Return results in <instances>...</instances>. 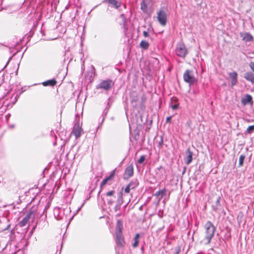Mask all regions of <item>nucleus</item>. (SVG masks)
<instances>
[{
	"instance_id": "1",
	"label": "nucleus",
	"mask_w": 254,
	"mask_h": 254,
	"mask_svg": "<svg viewBox=\"0 0 254 254\" xmlns=\"http://www.w3.org/2000/svg\"><path fill=\"white\" fill-rule=\"evenodd\" d=\"M215 227L210 221H208L204 225V231L198 238L199 243L202 245H208L214 236Z\"/></svg>"
},
{
	"instance_id": "2",
	"label": "nucleus",
	"mask_w": 254,
	"mask_h": 254,
	"mask_svg": "<svg viewBox=\"0 0 254 254\" xmlns=\"http://www.w3.org/2000/svg\"><path fill=\"white\" fill-rule=\"evenodd\" d=\"M123 230V221L121 220H118L116 226V242L117 244L121 247H124L126 244L124 237L122 234Z\"/></svg>"
},
{
	"instance_id": "3",
	"label": "nucleus",
	"mask_w": 254,
	"mask_h": 254,
	"mask_svg": "<svg viewBox=\"0 0 254 254\" xmlns=\"http://www.w3.org/2000/svg\"><path fill=\"white\" fill-rule=\"evenodd\" d=\"M183 78L184 81L189 84H192L197 82L195 73L191 70H186L184 73Z\"/></svg>"
},
{
	"instance_id": "4",
	"label": "nucleus",
	"mask_w": 254,
	"mask_h": 254,
	"mask_svg": "<svg viewBox=\"0 0 254 254\" xmlns=\"http://www.w3.org/2000/svg\"><path fill=\"white\" fill-rule=\"evenodd\" d=\"M35 212L36 210L34 209V208H31L29 210L26 216L19 222V226L20 227L25 226L29 222L30 218L31 217H34L35 216Z\"/></svg>"
},
{
	"instance_id": "5",
	"label": "nucleus",
	"mask_w": 254,
	"mask_h": 254,
	"mask_svg": "<svg viewBox=\"0 0 254 254\" xmlns=\"http://www.w3.org/2000/svg\"><path fill=\"white\" fill-rule=\"evenodd\" d=\"M176 53L178 56L185 58L188 54V50L184 44H180L177 45Z\"/></svg>"
},
{
	"instance_id": "6",
	"label": "nucleus",
	"mask_w": 254,
	"mask_h": 254,
	"mask_svg": "<svg viewBox=\"0 0 254 254\" xmlns=\"http://www.w3.org/2000/svg\"><path fill=\"white\" fill-rule=\"evenodd\" d=\"M114 83L111 80H102L97 86V88L109 90L111 89Z\"/></svg>"
},
{
	"instance_id": "7",
	"label": "nucleus",
	"mask_w": 254,
	"mask_h": 254,
	"mask_svg": "<svg viewBox=\"0 0 254 254\" xmlns=\"http://www.w3.org/2000/svg\"><path fill=\"white\" fill-rule=\"evenodd\" d=\"M157 19L162 26H165L166 24L167 18L166 12L163 10L160 9L157 13Z\"/></svg>"
},
{
	"instance_id": "8",
	"label": "nucleus",
	"mask_w": 254,
	"mask_h": 254,
	"mask_svg": "<svg viewBox=\"0 0 254 254\" xmlns=\"http://www.w3.org/2000/svg\"><path fill=\"white\" fill-rule=\"evenodd\" d=\"M133 174V167L132 164L128 166L125 169L124 173V179H127Z\"/></svg>"
},
{
	"instance_id": "9",
	"label": "nucleus",
	"mask_w": 254,
	"mask_h": 254,
	"mask_svg": "<svg viewBox=\"0 0 254 254\" xmlns=\"http://www.w3.org/2000/svg\"><path fill=\"white\" fill-rule=\"evenodd\" d=\"M229 77L231 81V85L234 86L238 82V74L236 71L229 72L228 74Z\"/></svg>"
},
{
	"instance_id": "10",
	"label": "nucleus",
	"mask_w": 254,
	"mask_h": 254,
	"mask_svg": "<svg viewBox=\"0 0 254 254\" xmlns=\"http://www.w3.org/2000/svg\"><path fill=\"white\" fill-rule=\"evenodd\" d=\"M241 103L243 105L247 104L252 105L253 104V100L252 96L249 94H246L245 97L242 99Z\"/></svg>"
},
{
	"instance_id": "11",
	"label": "nucleus",
	"mask_w": 254,
	"mask_h": 254,
	"mask_svg": "<svg viewBox=\"0 0 254 254\" xmlns=\"http://www.w3.org/2000/svg\"><path fill=\"white\" fill-rule=\"evenodd\" d=\"M82 131V128L79 125H77L73 127L72 133L75 136V138H77L81 135Z\"/></svg>"
},
{
	"instance_id": "12",
	"label": "nucleus",
	"mask_w": 254,
	"mask_h": 254,
	"mask_svg": "<svg viewBox=\"0 0 254 254\" xmlns=\"http://www.w3.org/2000/svg\"><path fill=\"white\" fill-rule=\"evenodd\" d=\"M115 175V170H114L111 173L110 175L105 178L101 182L100 184V188L102 189L103 186H104L107 183V182L109 180H112Z\"/></svg>"
},
{
	"instance_id": "13",
	"label": "nucleus",
	"mask_w": 254,
	"mask_h": 254,
	"mask_svg": "<svg viewBox=\"0 0 254 254\" xmlns=\"http://www.w3.org/2000/svg\"><path fill=\"white\" fill-rule=\"evenodd\" d=\"M240 36L243 41L250 42L253 40V36L249 33H241Z\"/></svg>"
},
{
	"instance_id": "14",
	"label": "nucleus",
	"mask_w": 254,
	"mask_h": 254,
	"mask_svg": "<svg viewBox=\"0 0 254 254\" xmlns=\"http://www.w3.org/2000/svg\"><path fill=\"white\" fill-rule=\"evenodd\" d=\"M152 0H142L141 2V9L144 12H146L147 11V7L149 4L151 2Z\"/></svg>"
},
{
	"instance_id": "15",
	"label": "nucleus",
	"mask_w": 254,
	"mask_h": 254,
	"mask_svg": "<svg viewBox=\"0 0 254 254\" xmlns=\"http://www.w3.org/2000/svg\"><path fill=\"white\" fill-rule=\"evenodd\" d=\"M244 78L252 83L254 84V73L251 71L246 72L244 74Z\"/></svg>"
},
{
	"instance_id": "16",
	"label": "nucleus",
	"mask_w": 254,
	"mask_h": 254,
	"mask_svg": "<svg viewBox=\"0 0 254 254\" xmlns=\"http://www.w3.org/2000/svg\"><path fill=\"white\" fill-rule=\"evenodd\" d=\"M187 156L185 159L186 163L189 165L192 160V152L190 151V148L187 150Z\"/></svg>"
},
{
	"instance_id": "17",
	"label": "nucleus",
	"mask_w": 254,
	"mask_h": 254,
	"mask_svg": "<svg viewBox=\"0 0 254 254\" xmlns=\"http://www.w3.org/2000/svg\"><path fill=\"white\" fill-rule=\"evenodd\" d=\"M57 83V81L55 79H52L42 82V85L44 86H50L53 87L56 85Z\"/></svg>"
},
{
	"instance_id": "18",
	"label": "nucleus",
	"mask_w": 254,
	"mask_h": 254,
	"mask_svg": "<svg viewBox=\"0 0 254 254\" xmlns=\"http://www.w3.org/2000/svg\"><path fill=\"white\" fill-rule=\"evenodd\" d=\"M139 237V234L137 233L135 234V236L134 238V243L132 244V246L133 248H136L138 246Z\"/></svg>"
},
{
	"instance_id": "19",
	"label": "nucleus",
	"mask_w": 254,
	"mask_h": 254,
	"mask_svg": "<svg viewBox=\"0 0 254 254\" xmlns=\"http://www.w3.org/2000/svg\"><path fill=\"white\" fill-rule=\"evenodd\" d=\"M108 3L112 5L113 6L118 8L120 7V3L117 0H106Z\"/></svg>"
},
{
	"instance_id": "20",
	"label": "nucleus",
	"mask_w": 254,
	"mask_h": 254,
	"mask_svg": "<svg viewBox=\"0 0 254 254\" xmlns=\"http://www.w3.org/2000/svg\"><path fill=\"white\" fill-rule=\"evenodd\" d=\"M139 46L143 50H147L149 46V44L147 41L142 40L140 43Z\"/></svg>"
},
{
	"instance_id": "21",
	"label": "nucleus",
	"mask_w": 254,
	"mask_h": 254,
	"mask_svg": "<svg viewBox=\"0 0 254 254\" xmlns=\"http://www.w3.org/2000/svg\"><path fill=\"white\" fill-rule=\"evenodd\" d=\"M166 190L165 189L160 190L155 193V196L156 197L161 196V197H162L163 196L166 195Z\"/></svg>"
},
{
	"instance_id": "22",
	"label": "nucleus",
	"mask_w": 254,
	"mask_h": 254,
	"mask_svg": "<svg viewBox=\"0 0 254 254\" xmlns=\"http://www.w3.org/2000/svg\"><path fill=\"white\" fill-rule=\"evenodd\" d=\"M246 156L244 154H242L240 156L239 160V167H241L243 165L244 161L245 159Z\"/></svg>"
},
{
	"instance_id": "23",
	"label": "nucleus",
	"mask_w": 254,
	"mask_h": 254,
	"mask_svg": "<svg viewBox=\"0 0 254 254\" xmlns=\"http://www.w3.org/2000/svg\"><path fill=\"white\" fill-rule=\"evenodd\" d=\"M254 131V125H252L249 127L247 129L246 133L248 134H251Z\"/></svg>"
},
{
	"instance_id": "24",
	"label": "nucleus",
	"mask_w": 254,
	"mask_h": 254,
	"mask_svg": "<svg viewBox=\"0 0 254 254\" xmlns=\"http://www.w3.org/2000/svg\"><path fill=\"white\" fill-rule=\"evenodd\" d=\"M128 185L131 189V190H133L137 187V184L135 182H131L128 184Z\"/></svg>"
},
{
	"instance_id": "25",
	"label": "nucleus",
	"mask_w": 254,
	"mask_h": 254,
	"mask_svg": "<svg viewBox=\"0 0 254 254\" xmlns=\"http://www.w3.org/2000/svg\"><path fill=\"white\" fill-rule=\"evenodd\" d=\"M145 160V156L144 155H142L140 156L139 159L138 160V163L139 164H142Z\"/></svg>"
},
{
	"instance_id": "26",
	"label": "nucleus",
	"mask_w": 254,
	"mask_h": 254,
	"mask_svg": "<svg viewBox=\"0 0 254 254\" xmlns=\"http://www.w3.org/2000/svg\"><path fill=\"white\" fill-rule=\"evenodd\" d=\"M130 190H131V189L127 185V187L125 189V191L126 193H129L130 192Z\"/></svg>"
},
{
	"instance_id": "27",
	"label": "nucleus",
	"mask_w": 254,
	"mask_h": 254,
	"mask_svg": "<svg viewBox=\"0 0 254 254\" xmlns=\"http://www.w3.org/2000/svg\"><path fill=\"white\" fill-rule=\"evenodd\" d=\"M115 191L114 190H111L106 193V195L107 196H112L114 194Z\"/></svg>"
},
{
	"instance_id": "28",
	"label": "nucleus",
	"mask_w": 254,
	"mask_h": 254,
	"mask_svg": "<svg viewBox=\"0 0 254 254\" xmlns=\"http://www.w3.org/2000/svg\"><path fill=\"white\" fill-rule=\"evenodd\" d=\"M249 66L252 71L254 72V62H251L249 64Z\"/></svg>"
},
{
	"instance_id": "29",
	"label": "nucleus",
	"mask_w": 254,
	"mask_h": 254,
	"mask_svg": "<svg viewBox=\"0 0 254 254\" xmlns=\"http://www.w3.org/2000/svg\"><path fill=\"white\" fill-rule=\"evenodd\" d=\"M178 107H179V104H175V105H172L171 106L172 109H173V110H176V109H178Z\"/></svg>"
},
{
	"instance_id": "30",
	"label": "nucleus",
	"mask_w": 254,
	"mask_h": 254,
	"mask_svg": "<svg viewBox=\"0 0 254 254\" xmlns=\"http://www.w3.org/2000/svg\"><path fill=\"white\" fill-rule=\"evenodd\" d=\"M171 118H172V117H171V116L168 117L166 118V122H167V123H171Z\"/></svg>"
},
{
	"instance_id": "31",
	"label": "nucleus",
	"mask_w": 254,
	"mask_h": 254,
	"mask_svg": "<svg viewBox=\"0 0 254 254\" xmlns=\"http://www.w3.org/2000/svg\"><path fill=\"white\" fill-rule=\"evenodd\" d=\"M143 35L145 37H147L148 36V32L146 31L143 32Z\"/></svg>"
},
{
	"instance_id": "32",
	"label": "nucleus",
	"mask_w": 254,
	"mask_h": 254,
	"mask_svg": "<svg viewBox=\"0 0 254 254\" xmlns=\"http://www.w3.org/2000/svg\"><path fill=\"white\" fill-rule=\"evenodd\" d=\"M180 249L177 250L176 251V252H175V254H179L180 253Z\"/></svg>"
},
{
	"instance_id": "33",
	"label": "nucleus",
	"mask_w": 254,
	"mask_h": 254,
	"mask_svg": "<svg viewBox=\"0 0 254 254\" xmlns=\"http://www.w3.org/2000/svg\"><path fill=\"white\" fill-rule=\"evenodd\" d=\"M162 168V166H160L158 168V170H160V169H161Z\"/></svg>"
}]
</instances>
